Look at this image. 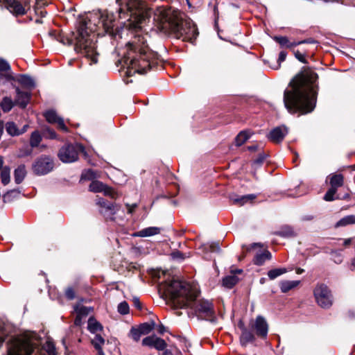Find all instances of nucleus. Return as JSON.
<instances>
[{"label":"nucleus","instance_id":"nucleus-3","mask_svg":"<svg viewBox=\"0 0 355 355\" xmlns=\"http://www.w3.org/2000/svg\"><path fill=\"white\" fill-rule=\"evenodd\" d=\"M159 290L163 291L177 308H189L200 318L210 322L216 320L214 306L211 301L198 300L199 292L196 286L180 280H170L162 284Z\"/></svg>","mask_w":355,"mask_h":355},{"label":"nucleus","instance_id":"nucleus-20","mask_svg":"<svg viewBox=\"0 0 355 355\" xmlns=\"http://www.w3.org/2000/svg\"><path fill=\"white\" fill-rule=\"evenodd\" d=\"M8 3V9L16 15H21L26 13L25 8L21 3L15 0H6Z\"/></svg>","mask_w":355,"mask_h":355},{"label":"nucleus","instance_id":"nucleus-41","mask_svg":"<svg viewBox=\"0 0 355 355\" xmlns=\"http://www.w3.org/2000/svg\"><path fill=\"white\" fill-rule=\"evenodd\" d=\"M92 344L96 349H102V347L105 344V339L101 335L97 334L92 340Z\"/></svg>","mask_w":355,"mask_h":355},{"label":"nucleus","instance_id":"nucleus-10","mask_svg":"<svg viewBox=\"0 0 355 355\" xmlns=\"http://www.w3.org/2000/svg\"><path fill=\"white\" fill-rule=\"evenodd\" d=\"M318 304L323 309H329L333 304V296L328 286L324 284H318L313 291Z\"/></svg>","mask_w":355,"mask_h":355},{"label":"nucleus","instance_id":"nucleus-17","mask_svg":"<svg viewBox=\"0 0 355 355\" xmlns=\"http://www.w3.org/2000/svg\"><path fill=\"white\" fill-rule=\"evenodd\" d=\"M288 131L285 125L273 128L268 134V138L272 142L280 143L287 135Z\"/></svg>","mask_w":355,"mask_h":355},{"label":"nucleus","instance_id":"nucleus-43","mask_svg":"<svg viewBox=\"0 0 355 355\" xmlns=\"http://www.w3.org/2000/svg\"><path fill=\"white\" fill-rule=\"evenodd\" d=\"M91 309H92L91 308L84 306H77L75 307V311H76V314H78L80 316H83V317L87 316L89 313Z\"/></svg>","mask_w":355,"mask_h":355},{"label":"nucleus","instance_id":"nucleus-54","mask_svg":"<svg viewBox=\"0 0 355 355\" xmlns=\"http://www.w3.org/2000/svg\"><path fill=\"white\" fill-rule=\"evenodd\" d=\"M295 56L299 61H300L303 63L306 62V61L304 58V55L302 53H301L299 51H296L295 52Z\"/></svg>","mask_w":355,"mask_h":355},{"label":"nucleus","instance_id":"nucleus-34","mask_svg":"<svg viewBox=\"0 0 355 355\" xmlns=\"http://www.w3.org/2000/svg\"><path fill=\"white\" fill-rule=\"evenodd\" d=\"M139 328L140 329L143 335L148 334L155 327V322L154 320H150L148 322H144L139 324Z\"/></svg>","mask_w":355,"mask_h":355},{"label":"nucleus","instance_id":"nucleus-31","mask_svg":"<svg viewBox=\"0 0 355 355\" xmlns=\"http://www.w3.org/2000/svg\"><path fill=\"white\" fill-rule=\"evenodd\" d=\"M15 105V101H13L12 98L8 96L3 97L0 103V107L4 112H10Z\"/></svg>","mask_w":355,"mask_h":355},{"label":"nucleus","instance_id":"nucleus-19","mask_svg":"<svg viewBox=\"0 0 355 355\" xmlns=\"http://www.w3.org/2000/svg\"><path fill=\"white\" fill-rule=\"evenodd\" d=\"M142 345L150 347H154L158 350H163L166 347L164 340L155 336L146 337L142 340Z\"/></svg>","mask_w":355,"mask_h":355},{"label":"nucleus","instance_id":"nucleus-58","mask_svg":"<svg viewBox=\"0 0 355 355\" xmlns=\"http://www.w3.org/2000/svg\"><path fill=\"white\" fill-rule=\"evenodd\" d=\"M157 331L159 334H163L166 331L165 327L162 324H160L157 327Z\"/></svg>","mask_w":355,"mask_h":355},{"label":"nucleus","instance_id":"nucleus-15","mask_svg":"<svg viewBox=\"0 0 355 355\" xmlns=\"http://www.w3.org/2000/svg\"><path fill=\"white\" fill-rule=\"evenodd\" d=\"M89 191L94 193L103 192L105 196L115 198L116 192L106 184L98 180H93L89 185Z\"/></svg>","mask_w":355,"mask_h":355},{"label":"nucleus","instance_id":"nucleus-35","mask_svg":"<svg viewBox=\"0 0 355 355\" xmlns=\"http://www.w3.org/2000/svg\"><path fill=\"white\" fill-rule=\"evenodd\" d=\"M276 234L282 237H293L296 235L293 227L290 226H284L278 231Z\"/></svg>","mask_w":355,"mask_h":355},{"label":"nucleus","instance_id":"nucleus-36","mask_svg":"<svg viewBox=\"0 0 355 355\" xmlns=\"http://www.w3.org/2000/svg\"><path fill=\"white\" fill-rule=\"evenodd\" d=\"M42 137L39 131L35 130L31 133L30 137V145L32 148L37 147L41 142Z\"/></svg>","mask_w":355,"mask_h":355},{"label":"nucleus","instance_id":"nucleus-47","mask_svg":"<svg viewBox=\"0 0 355 355\" xmlns=\"http://www.w3.org/2000/svg\"><path fill=\"white\" fill-rule=\"evenodd\" d=\"M10 66L9 63L3 58H0V72L10 71Z\"/></svg>","mask_w":355,"mask_h":355},{"label":"nucleus","instance_id":"nucleus-40","mask_svg":"<svg viewBox=\"0 0 355 355\" xmlns=\"http://www.w3.org/2000/svg\"><path fill=\"white\" fill-rule=\"evenodd\" d=\"M143 334L139 327H132L129 332V336L135 341L138 342Z\"/></svg>","mask_w":355,"mask_h":355},{"label":"nucleus","instance_id":"nucleus-45","mask_svg":"<svg viewBox=\"0 0 355 355\" xmlns=\"http://www.w3.org/2000/svg\"><path fill=\"white\" fill-rule=\"evenodd\" d=\"M205 248L208 249L211 252H219L220 250L219 243L218 242L207 243L205 245Z\"/></svg>","mask_w":355,"mask_h":355},{"label":"nucleus","instance_id":"nucleus-60","mask_svg":"<svg viewBox=\"0 0 355 355\" xmlns=\"http://www.w3.org/2000/svg\"><path fill=\"white\" fill-rule=\"evenodd\" d=\"M28 128V125L26 124L24 125L21 129H19V132H20V135H22L24 134L25 132L27 131V129Z\"/></svg>","mask_w":355,"mask_h":355},{"label":"nucleus","instance_id":"nucleus-42","mask_svg":"<svg viewBox=\"0 0 355 355\" xmlns=\"http://www.w3.org/2000/svg\"><path fill=\"white\" fill-rule=\"evenodd\" d=\"M96 178V173L92 170H85L81 174V180H94Z\"/></svg>","mask_w":355,"mask_h":355},{"label":"nucleus","instance_id":"nucleus-57","mask_svg":"<svg viewBox=\"0 0 355 355\" xmlns=\"http://www.w3.org/2000/svg\"><path fill=\"white\" fill-rule=\"evenodd\" d=\"M83 318V316H80V315L76 314V317L74 320V324L76 326H80L82 324Z\"/></svg>","mask_w":355,"mask_h":355},{"label":"nucleus","instance_id":"nucleus-4","mask_svg":"<svg viewBox=\"0 0 355 355\" xmlns=\"http://www.w3.org/2000/svg\"><path fill=\"white\" fill-rule=\"evenodd\" d=\"M149 39L148 33L139 31L128 43L126 52L120 62L127 66L128 76L132 73H146L159 59L158 53L149 48Z\"/></svg>","mask_w":355,"mask_h":355},{"label":"nucleus","instance_id":"nucleus-8","mask_svg":"<svg viewBox=\"0 0 355 355\" xmlns=\"http://www.w3.org/2000/svg\"><path fill=\"white\" fill-rule=\"evenodd\" d=\"M80 153L87 155L85 147L80 144H66L60 150L58 157L64 163H72L78 160Z\"/></svg>","mask_w":355,"mask_h":355},{"label":"nucleus","instance_id":"nucleus-24","mask_svg":"<svg viewBox=\"0 0 355 355\" xmlns=\"http://www.w3.org/2000/svg\"><path fill=\"white\" fill-rule=\"evenodd\" d=\"M87 329L90 333L97 334L103 330V326L94 317H90L87 322Z\"/></svg>","mask_w":355,"mask_h":355},{"label":"nucleus","instance_id":"nucleus-29","mask_svg":"<svg viewBox=\"0 0 355 355\" xmlns=\"http://www.w3.org/2000/svg\"><path fill=\"white\" fill-rule=\"evenodd\" d=\"M26 174L24 165L19 166L14 171V178L16 184H20L24 179Z\"/></svg>","mask_w":355,"mask_h":355},{"label":"nucleus","instance_id":"nucleus-56","mask_svg":"<svg viewBox=\"0 0 355 355\" xmlns=\"http://www.w3.org/2000/svg\"><path fill=\"white\" fill-rule=\"evenodd\" d=\"M133 304H134V306L135 308H137V309H141V303L140 302L139 298L137 297H134L133 300Z\"/></svg>","mask_w":355,"mask_h":355},{"label":"nucleus","instance_id":"nucleus-63","mask_svg":"<svg viewBox=\"0 0 355 355\" xmlns=\"http://www.w3.org/2000/svg\"><path fill=\"white\" fill-rule=\"evenodd\" d=\"M3 159L1 156H0V171L3 168Z\"/></svg>","mask_w":355,"mask_h":355},{"label":"nucleus","instance_id":"nucleus-59","mask_svg":"<svg viewBox=\"0 0 355 355\" xmlns=\"http://www.w3.org/2000/svg\"><path fill=\"white\" fill-rule=\"evenodd\" d=\"M127 207H128V213L129 214H132L134 211V209L136 208L137 207V205L136 204H133L132 205H127Z\"/></svg>","mask_w":355,"mask_h":355},{"label":"nucleus","instance_id":"nucleus-44","mask_svg":"<svg viewBox=\"0 0 355 355\" xmlns=\"http://www.w3.org/2000/svg\"><path fill=\"white\" fill-rule=\"evenodd\" d=\"M117 309H118L119 313L122 315H125L129 313V305L125 301L119 303Z\"/></svg>","mask_w":355,"mask_h":355},{"label":"nucleus","instance_id":"nucleus-27","mask_svg":"<svg viewBox=\"0 0 355 355\" xmlns=\"http://www.w3.org/2000/svg\"><path fill=\"white\" fill-rule=\"evenodd\" d=\"M273 40L278 42L281 46L291 49L294 46H298L297 42H291L287 37L285 36H275Z\"/></svg>","mask_w":355,"mask_h":355},{"label":"nucleus","instance_id":"nucleus-64","mask_svg":"<svg viewBox=\"0 0 355 355\" xmlns=\"http://www.w3.org/2000/svg\"><path fill=\"white\" fill-rule=\"evenodd\" d=\"M97 352H98V355H104V353H103V349H96Z\"/></svg>","mask_w":355,"mask_h":355},{"label":"nucleus","instance_id":"nucleus-2","mask_svg":"<svg viewBox=\"0 0 355 355\" xmlns=\"http://www.w3.org/2000/svg\"><path fill=\"white\" fill-rule=\"evenodd\" d=\"M317 73L309 68H304L290 82L284 94V103L291 113L305 114L313 111L317 101Z\"/></svg>","mask_w":355,"mask_h":355},{"label":"nucleus","instance_id":"nucleus-28","mask_svg":"<svg viewBox=\"0 0 355 355\" xmlns=\"http://www.w3.org/2000/svg\"><path fill=\"white\" fill-rule=\"evenodd\" d=\"M160 228L157 227H149L142 229L137 232V235L141 237L151 236L159 234Z\"/></svg>","mask_w":355,"mask_h":355},{"label":"nucleus","instance_id":"nucleus-61","mask_svg":"<svg viewBox=\"0 0 355 355\" xmlns=\"http://www.w3.org/2000/svg\"><path fill=\"white\" fill-rule=\"evenodd\" d=\"M257 148H258V146L257 145H252V146H248V149L250 151H256Z\"/></svg>","mask_w":355,"mask_h":355},{"label":"nucleus","instance_id":"nucleus-14","mask_svg":"<svg viewBox=\"0 0 355 355\" xmlns=\"http://www.w3.org/2000/svg\"><path fill=\"white\" fill-rule=\"evenodd\" d=\"M12 86L15 89L16 92V96L15 98V105H18L21 108H25L31 101V91H23L19 89V87L14 85H12Z\"/></svg>","mask_w":355,"mask_h":355},{"label":"nucleus","instance_id":"nucleus-7","mask_svg":"<svg viewBox=\"0 0 355 355\" xmlns=\"http://www.w3.org/2000/svg\"><path fill=\"white\" fill-rule=\"evenodd\" d=\"M8 355H46L45 352L36 347L30 338H12L8 343Z\"/></svg>","mask_w":355,"mask_h":355},{"label":"nucleus","instance_id":"nucleus-22","mask_svg":"<svg viewBox=\"0 0 355 355\" xmlns=\"http://www.w3.org/2000/svg\"><path fill=\"white\" fill-rule=\"evenodd\" d=\"M255 340L254 335L252 331L243 327L240 336V343L242 346H246L248 344L253 343Z\"/></svg>","mask_w":355,"mask_h":355},{"label":"nucleus","instance_id":"nucleus-37","mask_svg":"<svg viewBox=\"0 0 355 355\" xmlns=\"http://www.w3.org/2000/svg\"><path fill=\"white\" fill-rule=\"evenodd\" d=\"M0 171H1L0 176H1V180L2 184L4 185L8 184L10 182V167L6 166L3 168H2V169Z\"/></svg>","mask_w":355,"mask_h":355},{"label":"nucleus","instance_id":"nucleus-30","mask_svg":"<svg viewBox=\"0 0 355 355\" xmlns=\"http://www.w3.org/2000/svg\"><path fill=\"white\" fill-rule=\"evenodd\" d=\"M250 130L241 131L235 138V144L237 146L243 145L251 137Z\"/></svg>","mask_w":355,"mask_h":355},{"label":"nucleus","instance_id":"nucleus-52","mask_svg":"<svg viewBox=\"0 0 355 355\" xmlns=\"http://www.w3.org/2000/svg\"><path fill=\"white\" fill-rule=\"evenodd\" d=\"M171 257H173V259L178 260H184L185 259L184 254L178 250L173 252L171 253Z\"/></svg>","mask_w":355,"mask_h":355},{"label":"nucleus","instance_id":"nucleus-18","mask_svg":"<svg viewBox=\"0 0 355 355\" xmlns=\"http://www.w3.org/2000/svg\"><path fill=\"white\" fill-rule=\"evenodd\" d=\"M254 328L258 336L263 338H266L268 331V325L263 316L259 315L256 318Z\"/></svg>","mask_w":355,"mask_h":355},{"label":"nucleus","instance_id":"nucleus-9","mask_svg":"<svg viewBox=\"0 0 355 355\" xmlns=\"http://www.w3.org/2000/svg\"><path fill=\"white\" fill-rule=\"evenodd\" d=\"M329 184L331 187L328 189L324 196L325 201H333L335 199H347L349 198L348 193L345 194L343 196L336 195L338 189L342 187L344 184V177L340 173H333L329 176Z\"/></svg>","mask_w":355,"mask_h":355},{"label":"nucleus","instance_id":"nucleus-26","mask_svg":"<svg viewBox=\"0 0 355 355\" xmlns=\"http://www.w3.org/2000/svg\"><path fill=\"white\" fill-rule=\"evenodd\" d=\"M300 282L298 280L295 281H289V280H285L282 281L279 284V287L281 289V291L282 293H287L289 291L293 289L294 288L297 287L300 284Z\"/></svg>","mask_w":355,"mask_h":355},{"label":"nucleus","instance_id":"nucleus-6","mask_svg":"<svg viewBox=\"0 0 355 355\" xmlns=\"http://www.w3.org/2000/svg\"><path fill=\"white\" fill-rule=\"evenodd\" d=\"M118 16L124 19L123 24L130 28L141 29L149 21L150 9L143 0H116Z\"/></svg>","mask_w":355,"mask_h":355},{"label":"nucleus","instance_id":"nucleus-5","mask_svg":"<svg viewBox=\"0 0 355 355\" xmlns=\"http://www.w3.org/2000/svg\"><path fill=\"white\" fill-rule=\"evenodd\" d=\"M155 17L160 21L159 29L162 32L172 34L177 39L192 43L198 35L193 21L183 19L178 10L164 6L157 7L155 10Z\"/></svg>","mask_w":355,"mask_h":355},{"label":"nucleus","instance_id":"nucleus-46","mask_svg":"<svg viewBox=\"0 0 355 355\" xmlns=\"http://www.w3.org/2000/svg\"><path fill=\"white\" fill-rule=\"evenodd\" d=\"M44 351L48 353L49 355H55V348L54 345L51 342H46L44 346Z\"/></svg>","mask_w":355,"mask_h":355},{"label":"nucleus","instance_id":"nucleus-53","mask_svg":"<svg viewBox=\"0 0 355 355\" xmlns=\"http://www.w3.org/2000/svg\"><path fill=\"white\" fill-rule=\"evenodd\" d=\"M266 159L265 154H260L259 157L253 161V165H261L263 164V161Z\"/></svg>","mask_w":355,"mask_h":355},{"label":"nucleus","instance_id":"nucleus-51","mask_svg":"<svg viewBox=\"0 0 355 355\" xmlns=\"http://www.w3.org/2000/svg\"><path fill=\"white\" fill-rule=\"evenodd\" d=\"M65 296L69 300H73L76 297V294H75V291H74L73 288L71 287H68L65 290Z\"/></svg>","mask_w":355,"mask_h":355},{"label":"nucleus","instance_id":"nucleus-1","mask_svg":"<svg viewBox=\"0 0 355 355\" xmlns=\"http://www.w3.org/2000/svg\"><path fill=\"white\" fill-rule=\"evenodd\" d=\"M116 19L113 12L103 10L94 14L89 19H80L77 24L76 31L62 42L73 45L77 53L90 61L89 64H96L98 56L96 49L97 28H103L105 33L114 34Z\"/></svg>","mask_w":355,"mask_h":355},{"label":"nucleus","instance_id":"nucleus-11","mask_svg":"<svg viewBox=\"0 0 355 355\" xmlns=\"http://www.w3.org/2000/svg\"><path fill=\"white\" fill-rule=\"evenodd\" d=\"M53 167L54 162L51 157L42 156L35 162L33 170L36 175H44L51 172Z\"/></svg>","mask_w":355,"mask_h":355},{"label":"nucleus","instance_id":"nucleus-12","mask_svg":"<svg viewBox=\"0 0 355 355\" xmlns=\"http://www.w3.org/2000/svg\"><path fill=\"white\" fill-rule=\"evenodd\" d=\"M96 204L101 208L100 212L107 218L112 219V216L119 209L116 204L108 202L102 198L96 200Z\"/></svg>","mask_w":355,"mask_h":355},{"label":"nucleus","instance_id":"nucleus-48","mask_svg":"<svg viewBox=\"0 0 355 355\" xmlns=\"http://www.w3.org/2000/svg\"><path fill=\"white\" fill-rule=\"evenodd\" d=\"M287 55V53L284 51H282L279 54V58L277 60V64L275 67H272L274 69H278L280 67L281 62H284L286 60Z\"/></svg>","mask_w":355,"mask_h":355},{"label":"nucleus","instance_id":"nucleus-55","mask_svg":"<svg viewBox=\"0 0 355 355\" xmlns=\"http://www.w3.org/2000/svg\"><path fill=\"white\" fill-rule=\"evenodd\" d=\"M297 43H299V45L302 44H315L317 43V41L313 38H308L304 40L299 41L297 42Z\"/></svg>","mask_w":355,"mask_h":355},{"label":"nucleus","instance_id":"nucleus-33","mask_svg":"<svg viewBox=\"0 0 355 355\" xmlns=\"http://www.w3.org/2000/svg\"><path fill=\"white\" fill-rule=\"evenodd\" d=\"M352 224H355V215H348L342 218L336 223V227H344Z\"/></svg>","mask_w":355,"mask_h":355},{"label":"nucleus","instance_id":"nucleus-38","mask_svg":"<svg viewBox=\"0 0 355 355\" xmlns=\"http://www.w3.org/2000/svg\"><path fill=\"white\" fill-rule=\"evenodd\" d=\"M286 272L287 269L285 268H274L268 272V276L270 279L273 280Z\"/></svg>","mask_w":355,"mask_h":355},{"label":"nucleus","instance_id":"nucleus-32","mask_svg":"<svg viewBox=\"0 0 355 355\" xmlns=\"http://www.w3.org/2000/svg\"><path fill=\"white\" fill-rule=\"evenodd\" d=\"M5 128H6V130L7 133L9 135H10L12 137L20 135L19 128H18L17 125L14 122H12V121L7 122L6 123Z\"/></svg>","mask_w":355,"mask_h":355},{"label":"nucleus","instance_id":"nucleus-62","mask_svg":"<svg viewBox=\"0 0 355 355\" xmlns=\"http://www.w3.org/2000/svg\"><path fill=\"white\" fill-rule=\"evenodd\" d=\"M313 218L312 216H305L302 218L304 220H311Z\"/></svg>","mask_w":355,"mask_h":355},{"label":"nucleus","instance_id":"nucleus-25","mask_svg":"<svg viewBox=\"0 0 355 355\" xmlns=\"http://www.w3.org/2000/svg\"><path fill=\"white\" fill-rule=\"evenodd\" d=\"M271 253L266 250L263 252L257 254L253 259L254 263L257 266L263 265L266 260L271 259Z\"/></svg>","mask_w":355,"mask_h":355},{"label":"nucleus","instance_id":"nucleus-21","mask_svg":"<svg viewBox=\"0 0 355 355\" xmlns=\"http://www.w3.org/2000/svg\"><path fill=\"white\" fill-rule=\"evenodd\" d=\"M11 331V326L0 318V348Z\"/></svg>","mask_w":355,"mask_h":355},{"label":"nucleus","instance_id":"nucleus-23","mask_svg":"<svg viewBox=\"0 0 355 355\" xmlns=\"http://www.w3.org/2000/svg\"><path fill=\"white\" fill-rule=\"evenodd\" d=\"M256 198V196L254 194L245 195L241 196H238L236 195H233L230 196V200L235 205H243L248 201H252Z\"/></svg>","mask_w":355,"mask_h":355},{"label":"nucleus","instance_id":"nucleus-16","mask_svg":"<svg viewBox=\"0 0 355 355\" xmlns=\"http://www.w3.org/2000/svg\"><path fill=\"white\" fill-rule=\"evenodd\" d=\"M44 116L46 119V120L49 123H56L58 125V128L62 130L63 132H68V128L64 124V120L62 118L60 117L56 112L53 110H47L44 114Z\"/></svg>","mask_w":355,"mask_h":355},{"label":"nucleus","instance_id":"nucleus-13","mask_svg":"<svg viewBox=\"0 0 355 355\" xmlns=\"http://www.w3.org/2000/svg\"><path fill=\"white\" fill-rule=\"evenodd\" d=\"M7 80H15L19 83L23 87L31 91L35 86V82L33 78L27 75L20 74L16 77L13 76L11 73L5 75Z\"/></svg>","mask_w":355,"mask_h":355},{"label":"nucleus","instance_id":"nucleus-50","mask_svg":"<svg viewBox=\"0 0 355 355\" xmlns=\"http://www.w3.org/2000/svg\"><path fill=\"white\" fill-rule=\"evenodd\" d=\"M332 259L336 263H340L343 261V257L340 252L333 251L331 252Z\"/></svg>","mask_w":355,"mask_h":355},{"label":"nucleus","instance_id":"nucleus-49","mask_svg":"<svg viewBox=\"0 0 355 355\" xmlns=\"http://www.w3.org/2000/svg\"><path fill=\"white\" fill-rule=\"evenodd\" d=\"M44 134H46V137L51 139H57V134L55 132L50 128H46L44 129Z\"/></svg>","mask_w":355,"mask_h":355},{"label":"nucleus","instance_id":"nucleus-39","mask_svg":"<svg viewBox=\"0 0 355 355\" xmlns=\"http://www.w3.org/2000/svg\"><path fill=\"white\" fill-rule=\"evenodd\" d=\"M239 281V278L235 275H229L223 278V284L224 286L231 288H232Z\"/></svg>","mask_w":355,"mask_h":355}]
</instances>
